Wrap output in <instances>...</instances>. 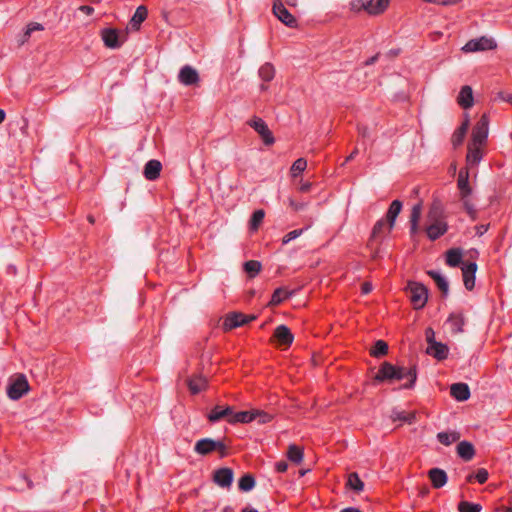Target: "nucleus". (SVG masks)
<instances>
[{
	"label": "nucleus",
	"instance_id": "f257e3e1",
	"mask_svg": "<svg viewBox=\"0 0 512 512\" xmlns=\"http://www.w3.org/2000/svg\"><path fill=\"white\" fill-rule=\"evenodd\" d=\"M408 378L402 388L412 389L417 380V367L413 365L409 368L395 366L389 362H383L374 376V380L377 382L391 381V380H402Z\"/></svg>",
	"mask_w": 512,
	"mask_h": 512
},
{
	"label": "nucleus",
	"instance_id": "f03ea898",
	"mask_svg": "<svg viewBox=\"0 0 512 512\" xmlns=\"http://www.w3.org/2000/svg\"><path fill=\"white\" fill-rule=\"evenodd\" d=\"M406 290L414 309L420 310L425 307L428 300V289L424 284L410 281Z\"/></svg>",
	"mask_w": 512,
	"mask_h": 512
},
{
	"label": "nucleus",
	"instance_id": "7ed1b4c3",
	"mask_svg": "<svg viewBox=\"0 0 512 512\" xmlns=\"http://www.w3.org/2000/svg\"><path fill=\"white\" fill-rule=\"evenodd\" d=\"M29 389L30 386L26 376L22 373H18L10 378L6 392L11 400H19L28 393Z\"/></svg>",
	"mask_w": 512,
	"mask_h": 512
},
{
	"label": "nucleus",
	"instance_id": "20e7f679",
	"mask_svg": "<svg viewBox=\"0 0 512 512\" xmlns=\"http://www.w3.org/2000/svg\"><path fill=\"white\" fill-rule=\"evenodd\" d=\"M100 36L105 47L119 49L126 41L127 32H121L116 28H103L100 31Z\"/></svg>",
	"mask_w": 512,
	"mask_h": 512
},
{
	"label": "nucleus",
	"instance_id": "39448f33",
	"mask_svg": "<svg viewBox=\"0 0 512 512\" xmlns=\"http://www.w3.org/2000/svg\"><path fill=\"white\" fill-rule=\"evenodd\" d=\"M489 131V117L483 114L472 129V145L481 146L486 143Z\"/></svg>",
	"mask_w": 512,
	"mask_h": 512
},
{
	"label": "nucleus",
	"instance_id": "423d86ee",
	"mask_svg": "<svg viewBox=\"0 0 512 512\" xmlns=\"http://www.w3.org/2000/svg\"><path fill=\"white\" fill-rule=\"evenodd\" d=\"M247 124L259 134L266 146H271L275 143V138L272 131L269 129L268 125L262 118L253 116L250 120L247 121Z\"/></svg>",
	"mask_w": 512,
	"mask_h": 512
},
{
	"label": "nucleus",
	"instance_id": "0eeeda50",
	"mask_svg": "<svg viewBox=\"0 0 512 512\" xmlns=\"http://www.w3.org/2000/svg\"><path fill=\"white\" fill-rule=\"evenodd\" d=\"M256 319L255 315H246L241 312H232L226 315L222 328L224 331H230L243 326Z\"/></svg>",
	"mask_w": 512,
	"mask_h": 512
},
{
	"label": "nucleus",
	"instance_id": "6e6552de",
	"mask_svg": "<svg viewBox=\"0 0 512 512\" xmlns=\"http://www.w3.org/2000/svg\"><path fill=\"white\" fill-rule=\"evenodd\" d=\"M497 47V43L493 38L481 36L469 40L462 48L464 52H477L485 50H493Z\"/></svg>",
	"mask_w": 512,
	"mask_h": 512
},
{
	"label": "nucleus",
	"instance_id": "1a4fd4ad",
	"mask_svg": "<svg viewBox=\"0 0 512 512\" xmlns=\"http://www.w3.org/2000/svg\"><path fill=\"white\" fill-rule=\"evenodd\" d=\"M274 15L289 28L298 26L297 19L287 10L281 0H274L272 7Z\"/></svg>",
	"mask_w": 512,
	"mask_h": 512
},
{
	"label": "nucleus",
	"instance_id": "9d476101",
	"mask_svg": "<svg viewBox=\"0 0 512 512\" xmlns=\"http://www.w3.org/2000/svg\"><path fill=\"white\" fill-rule=\"evenodd\" d=\"M212 479L219 487L230 488L233 483L234 472L231 468L222 467L213 472Z\"/></svg>",
	"mask_w": 512,
	"mask_h": 512
},
{
	"label": "nucleus",
	"instance_id": "9b49d317",
	"mask_svg": "<svg viewBox=\"0 0 512 512\" xmlns=\"http://www.w3.org/2000/svg\"><path fill=\"white\" fill-rule=\"evenodd\" d=\"M360 8L370 15L382 14L389 5V0H357Z\"/></svg>",
	"mask_w": 512,
	"mask_h": 512
},
{
	"label": "nucleus",
	"instance_id": "f8f14e48",
	"mask_svg": "<svg viewBox=\"0 0 512 512\" xmlns=\"http://www.w3.org/2000/svg\"><path fill=\"white\" fill-rule=\"evenodd\" d=\"M178 81L185 86H192L199 83L200 77L195 68L185 65L179 71Z\"/></svg>",
	"mask_w": 512,
	"mask_h": 512
},
{
	"label": "nucleus",
	"instance_id": "ddd939ff",
	"mask_svg": "<svg viewBox=\"0 0 512 512\" xmlns=\"http://www.w3.org/2000/svg\"><path fill=\"white\" fill-rule=\"evenodd\" d=\"M233 410L234 409L232 406L222 407L220 405H216L207 414V419L211 423H216L224 418L228 421V418L232 417L233 415Z\"/></svg>",
	"mask_w": 512,
	"mask_h": 512
},
{
	"label": "nucleus",
	"instance_id": "4468645a",
	"mask_svg": "<svg viewBox=\"0 0 512 512\" xmlns=\"http://www.w3.org/2000/svg\"><path fill=\"white\" fill-rule=\"evenodd\" d=\"M461 269L464 286L467 290L471 291L475 286L477 264L475 262H469L464 264Z\"/></svg>",
	"mask_w": 512,
	"mask_h": 512
},
{
	"label": "nucleus",
	"instance_id": "2eb2a0df",
	"mask_svg": "<svg viewBox=\"0 0 512 512\" xmlns=\"http://www.w3.org/2000/svg\"><path fill=\"white\" fill-rule=\"evenodd\" d=\"M274 339L280 346H290L293 343L294 336L286 325H279L273 333Z\"/></svg>",
	"mask_w": 512,
	"mask_h": 512
},
{
	"label": "nucleus",
	"instance_id": "dca6fc26",
	"mask_svg": "<svg viewBox=\"0 0 512 512\" xmlns=\"http://www.w3.org/2000/svg\"><path fill=\"white\" fill-rule=\"evenodd\" d=\"M428 477L431 481L432 487L440 489L446 485L448 481L447 473L441 468H432L428 471Z\"/></svg>",
	"mask_w": 512,
	"mask_h": 512
},
{
	"label": "nucleus",
	"instance_id": "f3484780",
	"mask_svg": "<svg viewBox=\"0 0 512 512\" xmlns=\"http://www.w3.org/2000/svg\"><path fill=\"white\" fill-rule=\"evenodd\" d=\"M452 334H460L464 332L465 317L462 312H453L447 318Z\"/></svg>",
	"mask_w": 512,
	"mask_h": 512
},
{
	"label": "nucleus",
	"instance_id": "a211bd4d",
	"mask_svg": "<svg viewBox=\"0 0 512 512\" xmlns=\"http://www.w3.org/2000/svg\"><path fill=\"white\" fill-rule=\"evenodd\" d=\"M457 186L460 193V198H467L471 195L472 189L469 184V172L467 169L459 171Z\"/></svg>",
	"mask_w": 512,
	"mask_h": 512
},
{
	"label": "nucleus",
	"instance_id": "6ab92c4d",
	"mask_svg": "<svg viewBox=\"0 0 512 512\" xmlns=\"http://www.w3.org/2000/svg\"><path fill=\"white\" fill-rule=\"evenodd\" d=\"M450 395L457 401H466L471 395L470 388L466 383H454L450 386Z\"/></svg>",
	"mask_w": 512,
	"mask_h": 512
},
{
	"label": "nucleus",
	"instance_id": "aec40b11",
	"mask_svg": "<svg viewBox=\"0 0 512 512\" xmlns=\"http://www.w3.org/2000/svg\"><path fill=\"white\" fill-rule=\"evenodd\" d=\"M457 103L463 109H469L474 104L472 88L469 85L462 86L458 96Z\"/></svg>",
	"mask_w": 512,
	"mask_h": 512
},
{
	"label": "nucleus",
	"instance_id": "412c9836",
	"mask_svg": "<svg viewBox=\"0 0 512 512\" xmlns=\"http://www.w3.org/2000/svg\"><path fill=\"white\" fill-rule=\"evenodd\" d=\"M448 230L446 222L436 220L426 228L427 237L431 241H435L444 235Z\"/></svg>",
	"mask_w": 512,
	"mask_h": 512
},
{
	"label": "nucleus",
	"instance_id": "4be33fe9",
	"mask_svg": "<svg viewBox=\"0 0 512 512\" xmlns=\"http://www.w3.org/2000/svg\"><path fill=\"white\" fill-rule=\"evenodd\" d=\"M161 170V162L159 160L152 159L145 164L143 174L147 180L154 181L159 178Z\"/></svg>",
	"mask_w": 512,
	"mask_h": 512
},
{
	"label": "nucleus",
	"instance_id": "5701e85b",
	"mask_svg": "<svg viewBox=\"0 0 512 512\" xmlns=\"http://www.w3.org/2000/svg\"><path fill=\"white\" fill-rule=\"evenodd\" d=\"M426 353L433 356L438 361L445 360L449 354V347L442 342H434L427 347Z\"/></svg>",
	"mask_w": 512,
	"mask_h": 512
},
{
	"label": "nucleus",
	"instance_id": "b1692460",
	"mask_svg": "<svg viewBox=\"0 0 512 512\" xmlns=\"http://www.w3.org/2000/svg\"><path fill=\"white\" fill-rule=\"evenodd\" d=\"M148 16V9L144 5H140L137 7L135 13L129 21V28L134 31H138L141 27V24L146 20Z\"/></svg>",
	"mask_w": 512,
	"mask_h": 512
},
{
	"label": "nucleus",
	"instance_id": "393cba45",
	"mask_svg": "<svg viewBox=\"0 0 512 512\" xmlns=\"http://www.w3.org/2000/svg\"><path fill=\"white\" fill-rule=\"evenodd\" d=\"M401 210L402 202L400 200L396 199L391 202L385 218V220L388 222V232H390L393 229L396 218L400 214Z\"/></svg>",
	"mask_w": 512,
	"mask_h": 512
},
{
	"label": "nucleus",
	"instance_id": "a878e982",
	"mask_svg": "<svg viewBox=\"0 0 512 512\" xmlns=\"http://www.w3.org/2000/svg\"><path fill=\"white\" fill-rule=\"evenodd\" d=\"M257 419V414L254 412V410L251 411H240V412H234L232 417L228 418L229 424H236V423H250Z\"/></svg>",
	"mask_w": 512,
	"mask_h": 512
},
{
	"label": "nucleus",
	"instance_id": "bb28decb",
	"mask_svg": "<svg viewBox=\"0 0 512 512\" xmlns=\"http://www.w3.org/2000/svg\"><path fill=\"white\" fill-rule=\"evenodd\" d=\"M194 451L199 455H208L215 451V440L212 438H202L195 444Z\"/></svg>",
	"mask_w": 512,
	"mask_h": 512
},
{
	"label": "nucleus",
	"instance_id": "cd10ccee",
	"mask_svg": "<svg viewBox=\"0 0 512 512\" xmlns=\"http://www.w3.org/2000/svg\"><path fill=\"white\" fill-rule=\"evenodd\" d=\"M456 450L458 456L462 458L464 461H470L475 456V448L473 444L466 440L459 442L456 447Z\"/></svg>",
	"mask_w": 512,
	"mask_h": 512
},
{
	"label": "nucleus",
	"instance_id": "c85d7f7f",
	"mask_svg": "<svg viewBox=\"0 0 512 512\" xmlns=\"http://www.w3.org/2000/svg\"><path fill=\"white\" fill-rule=\"evenodd\" d=\"M427 274L434 280L438 289L441 291L442 296L444 298L447 297L449 293V284L446 278L436 270H429L427 271Z\"/></svg>",
	"mask_w": 512,
	"mask_h": 512
},
{
	"label": "nucleus",
	"instance_id": "c756f323",
	"mask_svg": "<svg viewBox=\"0 0 512 512\" xmlns=\"http://www.w3.org/2000/svg\"><path fill=\"white\" fill-rule=\"evenodd\" d=\"M387 225H388V222L384 218L379 219L374 224L372 231H371L370 238L367 243L368 247H372L374 241L383 236Z\"/></svg>",
	"mask_w": 512,
	"mask_h": 512
},
{
	"label": "nucleus",
	"instance_id": "7c9ffc66",
	"mask_svg": "<svg viewBox=\"0 0 512 512\" xmlns=\"http://www.w3.org/2000/svg\"><path fill=\"white\" fill-rule=\"evenodd\" d=\"M468 128H469V119L466 118L452 135L451 142L454 147H457L463 143L466 133L468 131Z\"/></svg>",
	"mask_w": 512,
	"mask_h": 512
},
{
	"label": "nucleus",
	"instance_id": "2f4dec72",
	"mask_svg": "<svg viewBox=\"0 0 512 512\" xmlns=\"http://www.w3.org/2000/svg\"><path fill=\"white\" fill-rule=\"evenodd\" d=\"M293 294L294 291H288L284 287H279L274 290L269 304L271 306H277L281 304L284 300L290 298Z\"/></svg>",
	"mask_w": 512,
	"mask_h": 512
},
{
	"label": "nucleus",
	"instance_id": "473e14b6",
	"mask_svg": "<svg viewBox=\"0 0 512 512\" xmlns=\"http://www.w3.org/2000/svg\"><path fill=\"white\" fill-rule=\"evenodd\" d=\"M462 249L451 248L446 252V264L450 267H458L462 263Z\"/></svg>",
	"mask_w": 512,
	"mask_h": 512
},
{
	"label": "nucleus",
	"instance_id": "72a5a7b5",
	"mask_svg": "<svg viewBox=\"0 0 512 512\" xmlns=\"http://www.w3.org/2000/svg\"><path fill=\"white\" fill-rule=\"evenodd\" d=\"M391 419L393 421H401V422H405L408 424H413L416 422V413L415 412L406 413L405 411L393 409L392 413H391Z\"/></svg>",
	"mask_w": 512,
	"mask_h": 512
},
{
	"label": "nucleus",
	"instance_id": "f704fd0d",
	"mask_svg": "<svg viewBox=\"0 0 512 512\" xmlns=\"http://www.w3.org/2000/svg\"><path fill=\"white\" fill-rule=\"evenodd\" d=\"M188 387L192 394H198L206 389L207 381L202 376H196L188 380Z\"/></svg>",
	"mask_w": 512,
	"mask_h": 512
},
{
	"label": "nucleus",
	"instance_id": "c9c22d12",
	"mask_svg": "<svg viewBox=\"0 0 512 512\" xmlns=\"http://www.w3.org/2000/svg\"><path fill=\"white\" fill-rule=\"evenodd\" d=\"M421 217V204L413 206L410 214V233L415 235L418 232V223Z\"/></svg>",
	"mask_w": 512,
	"mask_h": 512
},
{
	"label": "nucleus",
	"instance_id": "e433bc0d",
	"mask_svg": "<svg viewBox=\"0 0 512 512\" xmlns=\"http://www.w3.org/2000/svg\"><path fill=\"white\" fill-rule=\"evenodd\" d=\"M303 456H304L303 449L300 446L291 444L288 447L287 457L291 462H293L295 464H300L303 460Z\"/></svg>",
	"mask_w": 512,
	"mask_h": 512
},
{
	"label": "nucleus",
	"instance_id": "4c0bfd02",
	"mask_svg": "<svg viewBox=\"0 0 512 512\" xmlns=\"http://www.w3.org/2000/svg\"><path fill=\"white\" fill-rule=\"evenodd\" d=\"M347 487L357 493L363 491L364 482L360 479L356 472H352L348 475Z\"/></svg>",
	"mask_w": 512,
	"mask_h": 512
},
{
	"label": "nucleus",
	"instance_id": "58836bf2",
	"mask_svg": "<svg viewBox=\"0 0 512 512\" xmlns=\"http://www.w3.org/2000/svg\"><path fill=\"white\" fill-rule=\"evenodd\" d=\"M459 439H460V433L456 432V431H453V432H439L437 434V440L441 444H443L445 446H449L452 443L458 441Z\"/></svg>",
	"mask_w": 512,
	"mask_h": 512
},
{
	"label": "nucleus",
	"instance_id": "ea45409f",
	"mask_svg": "<svg viewBox=\"0 0 512 512\" xmlns=\"http://www.w3.org/2000/svg\"><path fill=\"white\" fill-rule=\"evenodd\" d=\"M255 486V478L252 474H244L238 481L239 490L248 492Z\"/></svg>",
	"mask_w": 512,
	"mask_h": 512
},
{
	"label": "nucleus",
	"instance_id": "a19ab883",
	"mask_svg": "<svg viewBox=\"0 0 512 512\" xmlns=\"http://www.w3.org/2000/svg\"><path fill=\"white\" fill-rule=\"evenodd\" d=\"M259 77L264 82H270L273 80L275 76V69L271 63H265L262 65L258 71Z\"/></svg>",
	"mask_w": 512,
	"mask_h": 512
},
{
	"label": "nucleus",
	"instance_id": "79ce46f5",
	"mask_svg": "<svg viewBox=\"0 0 512 512\" xmlns=\"http://www.w3.org/2000/svg\"><path fill=\"white\" fill-rule=\"evenodd\" d=\"M264 217H265V212L263 209H258L256 211H254L249 220V229L251 231L258 230L259 226L263 222Z\"/></svg>",
	"mask_w": 512,
	"mask_h": 512
},
{
	"label": "nucleus",
	"instance_id": "37998d69",
	"mask_svg": "<svg viewBox=\"0 0 512 512\" xmlns=\"http://www.w3.org/2000/svg\"><path fill=\"white\" fill-rule=\"evenodd\" d=\"M388 353V344L384 340H377L370 350V355L376 358L382 357Z\"/></svg>",
	"mask_w": 512,
	"mask_h": 512
},
{
	"label": "nucleus",
	"instance_id": "c03bdc74",
	"mask_svg": "<svg viewBox=\"0 0 512 512\" xmlns=\"http://www.w3.org/2000/svg\"><path fill=\"white\" fill-rule=\"evenodd\" d=\"M482 159V152L480 150V146H468V153L466 156V160L468 163L477 164Z\"/></svg>",
	"mask_w": 512,
	"mask_h": 512
},
{
	"label": "nucleus",
	"instance_id": "a18cd8bd",
	"mask_svg": "<svg viewBox=\"0 0 512 512\" xmlns=\"http://www.w3.org/2000/svg\"><path fill=\"white\" fill-rule=\"evenodd\" d=\"M261 268V263L256 260H249L244 263V270L250 278H254L261 271Z\"/></svg>",
	"mask_w": 512,
	"mask_h": 512
},
{
	"label": "nucleus",
	"instance_id": "49530a36",
	"mask_svg": "<svg viewBox=\"0 0 512 512\" xmlns=\"http://www.w3.org/2000/svg\"><path fill=\"white\" fill-rule=\"evenodd\" d=\"M482 506L478 503H472L469 501H461L458 504L459 512H481Z\"/></svg>",
	"mask_w": 512,
	"mask_h": 512
},
{
	"label": "nucleus",
	"instance_id": "de8ad7c7",
	"mask_svg": "<svg viewBox=\"0 0 512 512\" xmlns=\"http://www.w3.org/2000/svg\"><path fill=\"white\" fill-rule=\"evenodd\" d=\"M307 167V161L304 158H298L291 166V175L293 177H297L300 175Z\"/></svg>",
	"mask_w": 512,
	"mask_h": 512
},
{
	"label": "nucleus",
	"instance_id": "09e8293b",
	"mask_svg": "<svg viewBox=\"0 0 512 512\" xmlns=\"http://www.w3.org/2000/svg\"><path fill=\"white\" fill-rule=\"evenodd\" d=\"M443 208L440 201H433L428 216L430 219L436 221L438 218L442 217Z\"/></svg>",
	"mask_w": 512,
	"mask_h": 512
},
{
	"label": "nucleus",
	"instance_id": "8fccbe9b",
	"mask_svg": "<svg viewBox=\"0 0 512 512\" xmlns=\"http://www.w3.org/2000/svg\"><path fill=\"white\" fill-rule=\"evenodd\" d=\"M463 202V206L467 214L470 216L472 220H476L477 218V210L475 209L474 205L471 203L469 198H461Z\"/></svg>",
	"mask_w": 512,
	"mask_h": 512
},
{
	"label": "nucleus",
	"instance_id": "3c124183",
	"mask_svg": "<svg viewBox=\"0 0 512 512\" xmlns=\"http://www.w3.org/2000/svg\"><path fill=\"white\" fill-rule=\"evenodd\" d=\"M44 29L43 25L37 22H31L26 26V31L24 33L25 40L28 39L33 31H42Z\"/></svg>",
	"mask_w": 512,
	"mask_h": 512
},
{
	"label": "nucleus",
	"instance_id": "603ef678",
	"mask_svg": "<svg viewBox=\"0 0 512 512\" xmlns=\"http://www.w3.org/2000/svg\"><path fill=\"white\" fill-rule=\"evenodd\" d=\"M489 473L485 468H479L475 473V480L479 484H484L488 480Z\"/></svg>",
	"mask_w": 512,
	"mask_h": 512
},
{
	"label": "nucleus",
	"instance_id": "864d4df0",
	"mask_svg": "<svg viewBox=\"0 0 512 512\" xmlns=\"http://www.w3.org/2000/svg\"><path fill=\"white\" fill-rule=\"evenodd\" d=\"M215 451L220 454L221 458H224L228 455V447L222 440H215Z\"/></svg>",
	"mask_w": 512,
	"mask_h": 512
},
{
	"label": "nucleus",
	"instance_id": "5fc2aeb1",
	"mask_svg": "<svg viewBox=\"0 0 512 512\" xmlns=\"http://www.w3.org/2000/svg\"><path fill=\"white\" fill-rule=\"evenodd\" d=\"M302 232H303L302 229H295V230L290 231L283 237V240H282L283 244H287L290 241L296 239L298 236H300L302 234Z\"/></svg>",
	"mask_w": 512,
	"mask_h": 512
},
{
	"label": "nucleus",
	"instance_id": "6e6d98bb",
	"mask_svg": "<svg viewBox=\"0 0 512 512\" xmlns=\"http://www.w3.org/2000/svg\"><path fill=\"white\" fill-rule=\"evenodd\" d=\"M254 412L257 414V420L260 424H265L272 419V416L264 411L254 410Z\"/></svg>",
	"mask_w": 512,
	"mask_h": 512
},
{
	"label": "nucleus",
	"instance_id": "4d7b16f0",
	"mask_svg": "<svg viewBox=\"0 0 512 512\" xmlns=\"http://www.w3.org/2000/svg\"><path fill=\"white\" fill-rule=\"evenodd\" d=\"M425 337L426 341L428 343V346H431L434 342H437L435 340V332L431 327L426 328L425 330Z\"/></svg>",
	"mask_w": 512,
	"mask_h": 512
},
{
	"label": "nucleus",
	"instance_id": "13d9d810",
	"mask_svg": "<svg viewBox=\"0 0 512 512\" xmlns=\"http://www.w3.org/2000/svg\"><path fill=\"white\" fill-rule=\"evenodd\" d=\"M287 469H288V463L286 461L281 460V461L276 462L275 470L278 473H284L287 471Z\"/></svg>",
	"mask_w": 512,
	"mask_h": 512
},
{
	"label": "nucleus",
	"instance_id": "bf43d9fd",
	"mask_svg": "<svg viewBox=\"0 0 512 512\" xmlns=\"http://www.w3.org/2000/svg\"><path fill=\"white\" fill-rule=\"evenodd\" d=\"M289 204H290V206L292 207V209H293L294 211H300V210L304 209V207H305V204H304V203H302V202H296V201H294L293 199H290V200H289Z\"/></svg>",
	"mask_w": 512,
	"mask_h": 512
},
{
	"label": "nucleus",
	"instance_id": "052dcab7",
	"mask_svg": "<svg viewBox=\"0 0 512 512\" xmlns=\"http://www.w3.org/2000/svg\"><path fill=\"white\" fill-rule=\"evenodd\" d=\"M81 12L85 13L86 15L90 16L94 13V8L89 5H82L78 8Z\"/></svg>",
	"mask_w": 512,
	"mask_h": 512
},
{
	"label": "nucleus",
	"instance_id": "680f3d73",
	"mask_svg": "<svg viewBox=\"0 0 512 512\" xmlns=\"http://www.w3.org/2000/svg\"><path fill=\"white\" fill-rule=\"evenodd\" d=\"M358 133L363 138L369 137V130H368V128L366 126L358 125Z\"/></svg>",
	"mask_w": 512,
	"mask_h": 512
},
{
	"label": "nucleus",
	"instance_id": "e2e57ef3",
	"mask_svg": "<svg viewBox=\"0 0 512 512\" xmlns=\"http://www.w3.org/2000/svg\"><path fill=\"white\" fill-rule=\"evenodd\" d=\"M362 294H368L372 291V284L369 282H364L361 287Z\"/></svg>",
	"mask_w": 512,
	"mask_h": 512
},
{
	"label": "nucleus",
	"instance_id": "0e129e2a",
	"mask_svg": "<svg viewBox=\"0 0 512 512\" xmlns=\"http://www.w3.org/2000/svg\"><path fill=\"white\" fill-rule=\"evenodd\" d=\"M488 227H489V225H483V224L476 226L475 227L476 234L479 236L483 235L488 230Z\"/></svg>",
	"mask_w": 512,
	"mask_h": 512
},
{
	"label": "nucleus",
	"instance_id": "69168bd1",
	"mask_svg": "<svg viewBox=\"0 0 512 512\" xmlns=\"http://www.w3.org/2000/svg\"><path fill=\"white\" fill-rule=\"evenodd\" d=\"M378 57H379V53L375 54L374 56L368 58L366 61H365V65L366 66H369V65H373L377 60H378Z\"/></svg>",
	"mask_w": 512,
	"mask_h": 512
},
{
	"label": "nucleus",
	"instance_id": "338daca9",
	"mask_svg": "<svg viewBox=\"0 0 512 512\" xmlns=\"http://www.w3.org/2000/svg\"><path fill=\"white\" fill-rule=\"evenodd\" d=\"M340 512H362V511L356 507H347V508L342 509Z\"/></svg>",
	"mask_w": 512,
	"mask_h": 512
},
{
	"label": "nucleus",
	"instance_id": "774afa93",
	"mask_svg": "<svg viewBox=\"0 0 512 512\" xmlns=\"http://www.w3.org/2000/svg\"><path fill=\"white\" fill-rule=\"evenodd\" d=\"M358 153V150L357 149H354L350 155L346 158L345 162H348V161H351L352 159H354V157L357 155Z\"/></svg>",
	"mask_w": 512,
	"mask_h": 512
}]
</instances>
